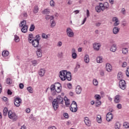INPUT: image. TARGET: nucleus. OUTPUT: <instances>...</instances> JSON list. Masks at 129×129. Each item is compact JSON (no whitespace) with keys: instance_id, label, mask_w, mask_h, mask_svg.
<instances>
[{"instance_id":"f8f14e48","label":"nucleus","mask_w":129,"mask_h":129,"mask_svg":"<svg viewBox=\"0 0 129 129\" xmlns=\"http://www.w3.org/2000/svg\"><path fill=\"white\" fill-rule=\"evenodd\" d=\"M113 118V115H112V113L109 112L107 114L106 120L107 121H111Z\"/></svg>"},{"instance_id":"09e8293b","label":"nucleus","mask_w":129,"mask_h":129,"mask_svg":"<svg viewBox=\"0 0 129 129\" xmlns=\"http://www.w3.org/2000/svg\"><path fill=\"white\" fill-rule=\"evenodd\" d=\"M27 90L30 93H33V88H32V87H27Z\"/></svg>"},{"instance_id":"4468645a","label":"nucleus","mask_w":129,"mask_h":129,"mask_svg":"<svg viewBox=\"0 0 129 129\" xmlns=\"http://www.w3.org/2000/svg\"><path fill=\"white\" fill-rule=\"evenodd\" d=\"M100 47H101L100 43H95L93 44L94 50L95 51H99Z\"/></svg>"},{"instance_id":"c756f323","label":"nucleus","mask_w":129,"mask_h":129,"mask_svg":"<svg viewBox=\"0 0 129 129\" xmlns=\"http://www.w3.org/2000/svg\"><path fill=\"white\" fill-rule=\"evenodd\" d=\"M9 51L7 50H4L2 52V55L4 57H7V56H9Z\"/></svg>"},{"instance_id":"f03ea898","label":"nucleus","mask_w":129,"mask_h":129,"mask_svg":"<svg viewBox=\"0 0 129 129\" xmlns=\"http://www.w3.org/2000/svg\"><path fill=\"white\" fill-rule=\"evenodd\" d=\"M8 116L13 121H17L19 118L18 115L16 113L12 111V110L9 111Z\"/></svg>"},{"instance_id":"5701e85b","label":"nucleus","mask_w":129,"mask_h":129,"mask_svg":"<svg viewBox=\"0 0 129 129\" xmlns=\"http://www.w3.org/2000/svg\"><path fill=\"white\" fill-rule=\"evenodd\" d=\"M123 78V75L122 74V73L119 72L117 75V79H118L120 81L121 80H122Z\"/></svg>"},{"instance_id":"680f3d73","label":"nucleus","mask_w":129,"mask_h":129,"mask_svg":"<svg viewBox=\"0 0 129 129\" xmlns=\"http://www.w3.org/2000/svg\"><path fill=\"white\" fill-rule=\"evenodd\" d=\"M67 86L68 87V88H69V89H71L72 88V84L69 83L68 84Z\"/></svg>"},{"instance_id":"a18cd8bd","label":"nucleus","mask_w":129,"mask_h":129,"mask_svg":"<svg viewBox=\"0 0 129 129\" xmlns=\"http://www.w3.org/2000/svg\"><path fill=\"white\" fill-rule=\"evenodd\" d=\"M123 126L125 127V128H128L129 127V123L127 122H124L123 123Z\"/></svg>"},{"instance_id":"a211bd4d","label":"nucleus","mask_w":129,"mask_h":129,"mask_svg":"<svg viewBox=\"0 0 129 129\" xmlns=\"http://www.w3.org/2000/svg\"><path fill=\"white\" fill-rule=\"evenodd\" d=\"M81 91H82V89L80 86H77L76 88V92L77 94H80L81 93Z\"/></svg>"},{"instance_id":"c03bdc74","label":"nucleus","mask_w":129,"mask_h":129,"mask_svg":"<svg viewBox=\"0 0 129 129\" xmlns=\"http://www.w3.org/2000/svg\"><path fill=\"white\" fill-rule=\"evenodd\" d=\"M122 53L124 54H127L128 50L127 48H125L122 49Z\"/></svg>"},{"instance_id":"338daca9","label":"nucleus","mask_w":129,"mask_h":129,"mask_svg":"<svg viewBox=\"0 0 129 129\" xmlns=\"http://www.w3.org/2000/svg\"><path fill=\"white\" fill-rule=\"evenodd\" d=\"M61 46H62V42L59 41V42L57 43V46H58V47H61Z\"/></svg>"},{"instance_id":"58836bf2","label":"nucleus","mask_w":129,"mask_h":129,"mask_svg":"<svg viewBox=\"0 0 129 129\" xmlns=\"http://www.w3.org/2000/svg\"><path fill=\"white\" fill-rule=\"evenodd\" d=\"M8 111H9L8 108L6 107L4 109L3 115H4V116H6L8 114Z\"/></svg>"},{"instance_id":"4be33fe9","label":"nucleus","mask_w":129,"mask_h":129,"mask_svg":"<svg viewBox=\"0 0 129 129\" xmlns=\"http://www.w3.org/2000/svg\"><path fill=\"white\" fill-rule=\"evenodd\" d=\"M120 102V96L119 95L115 96L114 98V102L115 103H118Z\"/></svg>"},{"instance_id":"c9c22d12","label":"nucleus","mask_w":129,"mask_h":129,"mask_svg":"<svg viewBox=\"0 0 129 129\" xmlns=\"http://www.w3.org/2000/svg\"><path fill=\"white\" fill-rule=\"evenodd\" d=\"M31 63L33 66H36V65H38L39 64V61L37 60H34L31 61Z\"/></svg>"},{"instance_id":"423d86ee","label":"nucleus","mask_w":129,"mask_h":129,"mask_svg":"<svg viewBox=\"0 0 129 129\" xmlns=\"http://www.w3.org/2000/svg\"><path fill=\"white\" fill-rule=\"evenodd\" d=\"M67 34L68 37H70V38L74 37V32H73V30H72L70 28H68L67 29Z\"/></svg>"},{"instance_id":"f704fd0d","label":"nucleus","mask_w":129,"mask_h":129,"mask_svg":"<svg viewBox=\"0 0 129 129\" xmlns=\"http://www.w3.org/2000/svg\"><path fill=\"white\" fill-rule=\"evenodd\" d=\"M34 36H33V34H29L28 36V41L30 43V40H31V41H33L34 40Z\"/></svg>"},{"instance_id":"603ef678","label":"nucleus","mask_w":129,"mask_h":129,"mask_svg":"<svg viewBox=\"0 0 129 129\" xmlns=\"http://www.w3.org/2000/svg\"><path fill=\"white\" fill-rule=\"evenodd\" d=\"M72 58L73 59H76V58H77V54L76 53H73Z\"/></svg>"},{"instance_id":"de8ad7c7","label":"nucleus","mask_w":129,"mask_h":129,"mask_svg":"<svg viewBox=\"0 0 129 129\" xmlns=\"http://www.w3.org/2000/svg\"><path fill=\"white\" fill-rule=\"evenodd\" d=\"M95 98L97 100H100L101 99V97L99 95H96L95 96Z\"/></svg>"},{"instance_id":"6e6d98bb","label":"nucleus","mask_w":129,"mask_h":129,"mask_svg":"<svg viewBox=\"0 0 129 129\" xmlns=\"http://www.w3.org/2000/svg\"><path fill=\"white\" fill-rule=\"evenodd\" d=\"M7 93L8 95H12L13 94V92H12L11 90L8 89L7 91Z\"/></svg>"},{"instance_id":"4d7b16f0","label":"nucleus","mask_w":129,"mask_h":129,"mask_svg":"<svg viewBox=\"0 0 129 129\" xmlns=\"http://www.w3.org/2000/svg\"><path fill=\"white\" fill-rule=\"evenodd\" d=\"M127 65V63H126V62L124 61L122 64V67H123V68L126 67Z\"/></svg>"},{"instance_id":"49530a36","label":"nucleus","mask_w":129,"mask_h":129,"mask_svg":"<svg viewBox=\"0 0 129 129\" xmlns=\"http://www.w3.org/2000/svg\"><path fill=\"white\" fill-rule=\"evenodd\" d=\"M93 83L94 85H95V86H97V85H98V81H97V80L95 79L93 80Z\"/></svg>"},{"instance_id":"8fccbe9b","label":"nucleus","mask_w":129,"mask_h":129,"mask_svg":"<svg viewBox=\"0 0 129 129\" xmlns=\"http://www.w3.org/2000/svg\"><path fill=\"white\" fill-rule=\"evenodd\" d=\"M56 26V23H55V21L54 20H52L51 21V28H54Z\"/></svg>"},{"instance_id":"e2e57ef3","label":"nucleus","mask_w":129,"mask_h":129,"mask_svg":"<svg viewBox=\"0 0 129 129\" xmlns=\"http://www.w3.org/2000/svg\"><path fill=\"white\" fill-rule=\"evenodd\" d=\"M34 40H38V41H40V35H37L35 37V39H34Z\"/></svg>"},{"instance_id":"a19ab883","label":"nucleus","mask_w":129,"mask_h":129,"mask_svg":"<svg viewBox=\"0 0 129 129\" xmlns=\"http://www.w3.org/2000/svg\"><path fill=\"white\" fill-rule=\"evenodd\" d=\"M56 5V4L55 3V2H54V1L51 0L50 2V6L51 7H52V8H54V7H55V5Z\"/></svg>"},{"instance_id":"79ce46f5","label":"nucleus","mask_w":129,"mask_h":129,"mask_svg":"<svg viewBox=\"0 0 129 129\" xmlns=\"http://www.w3.org/2000/svg\"><path fill=\"white\" fill-rule=\"evenodd\" d=\"M14 41H15L16 43H18V42H20V38L19 37V36H18V35H15Z\"/></svg>"},{"instance_id":"72a5a7b5","label":"nucleus","mask_w":129,"mask_h":129,"mask_svg":"<svg viewBox=\"0 0 129 129\" xmlns=\"http://www.w3.org/2000/svg\"><path fill=\"white\" fill-rule=\"evenodd\" d=\"M6 83L7 84H9V85L13 83V81L11 78H8L6 80Z\"/></svg>"},{"instance_id":"1a4fd4ad","label":"nucleus","mask_w":129,"mask_h":129,"mask_svg":"<svg viewBox=\"0 0 129 129\" xmlns=\"http://www.w3.org/2000/svg\"><path fill=\"white\" fill-rule=\"evenodd\" d=\"M95 10L97 13H100V12H103L104 11V9L102 7L101 3H100L99 6L95 7Z\"/></svg>"},{"instance_id":"a878e982","label":"nucleus","mask_w":129,"mask_h":129,"mask_svg":"<svg viewBox=\"0 0 129 129\" xmlns=\"http://www.w3.org/2000/svg\"><path fill=\"white\" fill-rule=\"evenodd\" d=\"M39 74L40 76L43 77L45 75V69H42L39 71Z\"/></svg>"},{"instance_id":"c85d7f7f","label":"nucleus","mask_w":129,"mask_h":129,"mask_svg":"<svg viewBox=\"0 0 129 129\" xmlns=\"http://www.w3.org/2000/svg\"><path fill=\"white\" fill-rule=\"evenodd\" d=\"M118 32H119V28H117V27H114L113 29V34H116L118 33Z\"/></svg>"},{"instance_id":"393cba45","label":"nucleus","mask_w":129,"mask_h":129,"mask_svg":"<svg viewBox=\"0 0 129 129\" xmlns=\"http://www.w3.org/2000/svg\"><path fill=\"white\" fill-rule=\"evenodd\" d=\"M21 31L22 32V33H27V32H28V25H25L22 27V28L21 29Z\"/></svg>"},{"instance_id":"cd10ccee","label":"nucleus","mask_w":129,"mask_h":129,"mask_svg":"<svg viewBox=\"0 0 129 129\" xmlns=\"http://www.w3.org/2000/svg\"><path fill=\"white\" fill-rule=\"evenodd\" d=\"M84 61L85 63H89V55L86 54L84 57Z\"/></svg>"},{"instance_id":"bf43d9fd","label":"nucleus","mask_w":129,"mask_h":129,"mask_svg":"<svg viewBox=\"0 0 129 129\" xmlns=\"http://www.w3.org/2000/svg\"><path fill=\"white\" fill-rule=\"evenodd\" d=\"M90 16V13L89 12V10H87V17L89 18Z\"/></svg>"},{"instance_id":"9b49d317","label":"nucleus","mask_w":129,"mask_h":129,"mask_svg":"<svg viewBox=\"0 0 129 129\" xmlns=\"http://www.w3.org/2000/svg\"><path fill=\"white\" fill-rule=\"evenodd\" d=\"M59 104H60L57 103L56 101V100L54 99V100L52 101V106L54 110H57V109H58V108L59 107Z\"/></svg>"},{"instance_id":"9d476101","label":"nucleus","mask_w":129,"mask_h":129,"mask_svg":"<svg viewBox=\"0 0 129 129\" xmlns=\"http://www.w3.org/2000/svg\"><path fill=\"white\" fill-rule=\"evenodd\" d=\"M54 85L56 88V92L57 93H60L61 91V84H60L59 83H57L55 84Z\"/></svg>"},{"instance_id":"864d4df0","label":"nucleus","mask_w":129,"mask_h":129,"mask_svg":"<svg viewBox=\"0 0 129 129\" xmlns=\"http://www.w3.org/2000/svg\"><path fill=\"white\" fill-rule=\"evenodd\" d=\"M57 57H58V58H62V57H63V52H59L57 54Z\"/></svg>"},{"instance_id":"2eb2a0df","label":"nucleus","mask_w":129,"mask_h":129,"mask_svg":"<svg viewBox=\"0 0 129 129\" xmlns=\"http://www.w3.org/2000/svg\"><path fill=\"white\" fill-rule=\"evenodd\" d=\"M101 6L103 7L104 11L105 10H109V4H108V3L105 2L104 4L101 3Z\"/></svg>"},{"instance_id":"aec40b11","label":"nucleus","mask_w":129,"mask_h":129,"mask_svg":"<svg viewBox=\"0 0 129 129\" xmlns=\"http://www.w3.org/2000/svg\"><path fill=\"white\" fill-rule=\"evenodd\" d=\"M36 54L38 58H41L42 57V49L41 48H38L36 51Z\"/></svg>"},{"instance_id":"4c0bfd02","label":"nucleus","mask_w":129,"mask_h":129,"mask_svg":"<svg viewBox=\"0 0 129 129\" xmlns=\"http://www.w3.org/2000/svg\"><path fill=\"white\" fill-rule=\"evenodd\" d=\"M38 12H39V7L37 6H35L33 10V13L37 14Z\"/></svg>"},{"instance_id":"0e129e2a","label":"nucleus","mask_w":129,"mask_h":129,"mask_svg":"<svg viewBox=\"0 0 129 129\" xmlns=\"http://www.w3.org/2000/svg\"><path fill=\"white\" fill-rule=\"evenodd\" d=\"M121 107H122L121 104H118L117 105V108H118V109H121Z\"/></svg>"},{"instance_id":"2f4dec72","label":"nucleus","mask_w":129,"mask_h":129,"mask_svg":"<svg viewBox=\"0 0 129 129\" xmlns=\"http://www.w3.org/2000/svg\"><path fill=\"white\" fill-rule=\"evenodd\" d=\"M96 60H97V63H102L103 62L102 57L101 56H98L97 57Z\"/></svg>"},{"instance_id":"13d9d810","label":"nucleus","mask_w":129,"mask_h":129,"mask_svg":"<svg viewBox=\"0 0 129 129\" xmlns=\"http://www.w3.org/2000/svg\"><path fill=\"white\" fill-rule=\"evenodd\" d=\"M19 88H20V89H23V88H24V84L23 83H20L19 84Z\"/></svg>"},{"instance_id":"69168bd1","label":"nucleus","mask_w":129,"mask_h":129,"mask_svg":"<svg viewBox=\"0 0 129 129\" xmlns=\"http://www.w3.org/2000/svg\"><path fill=\"white\" fill-rule=\"evenodd\" d=\"M121 13L123 14V15H125V9L124 8L122 9Z\"/></svg>"},{"instance_id":"6e6552de","label":"nucleus","mask_w":129,"mask_h":129,"mask_svg":"<svg viewBox=\"0 0 129 129\" xmlns=\"http://www.w3.org/2000/svg\"><path fill=\"white\" fill-rule=\"evenodd\" d=\"M22 103V99L20 98L17 97L14 100V104L15 106H17V107H19L20 105H21V104Z\"/></svg>"},{"instance_id":"b1692460","label":"nucleus","mask_w":129,"mask_h":129,"mask_svg":"<svg viewBox=\"0 0 129 129\" xmlns=\"http://www.w3.org/2000/svg\"><path fill=\"white\" fill-rule=\"evenodd\" d=\"M96 120L98 123H101L102 122V118H101V115H97L96 117Z\"/></svg>"},{"instance_id":"f257e3e1","label":"nucleus","mask_w":129,"mask_h":129,"mask_svg":"<svg viewBox=\"0 0 129 129\" xmlns=\"http://www.w3.org/2000/svg\"><path fill=\"white\" fill-rule=\"evenodd\" d=\"M59 77L62 81L66 80V79L68 81H71V79H72L71 73L65 70L61 71L59 72Z\"/></svg>"},{"instance_id":"7ed1b4c3","label":"nucleus","mask_w":129,"mask_h":129,"mask_svg":"<svg viewBox=\"0 0 129 129\" xmlns=\"http://www.w3.org/2000/svg\"><path fill=\"white\" fill-rule=\"evenodd\" d=\"M70 110L72 112H76L78 110L77 103L75 101H73L71 105Z\"/></svg>"},{"instance_id":"20e7f679","label":"nucleus","mask_w":129,"mask_h":129,"mask_svg":"<svg viewBox=\"0 0 129 129\" xmlns=\"http://www.w3.org/2000/svg\"><path fill=\"white\" fill-rule=\"evenodd\" d=\"M29 43L30 44H32V46L34 47V48H37L39 47V44L40 43V42L38 39H33L32 40H30Z\"/></svg>"},{"instance_id":"37998d69","label":"nucleus","mask_w":129,"mask_h":129,"mask_svg":"<svg viewBox=\"0 0 129 129\" xmlns=\"http://www.w3.org/2000/svg\"><path fill=\"white\" fill-rule=\"evenodd\" d=\"M34 30H35V25L33 24H32L30 26V28L29 29V31H30V32H33V31H34Z\"/></svg>"},{"instance_id":"5fc2aeb1","label":"nucleus","mask_w":129,"mask_h":129,"mask_svg":"<svg viewBox=\"0 0 129 129\" xmlns=\"http://www.w3.org/2000/svg\"><path fill=\"white\" fill-rule=\"evenodd\" d=\"M63 116L65 118H69V114L68 113H63Z\"/></svg>"},{"instance_id":"774afa93","label":"nucleus","mask_w":129,"mask_h":129,"mask_svg":"<svg viewBox=\"0 0 129 129\" xmlns=\"http://www.w3.org/2000/svg\"><path fill=\"white\" fill-rule=\"evenodd\" d=\"M48 129H56V127L55 126H50L48 127Z\"/></svg>"},{"instance_id":"7c9ffc66","label":"nucleus","mask_w":129,"mask_h":129,"mask_svg":"<svg viewBox=\"0 0 129 129\" xmlns=\"http://www.w3.org/2000/svg\"><path fill=\"white\" fill-rule=\"evenodd\" d=\"M26 24H27L26 21L23 20L19 25V27H21V28H23V27H25V26H27V25H26Z\"/></svg>"},{"instance_id":"473e14b6","label":"nucleus","mask_w":129,"mask_h":129,"mask_svg":"<svg viewBox=\"0 0 129 129\" xmlns=\"http://www.w3.org/2000/svg\"><path fill=\"white\" fill-rule=\"evenodd\" d=\"M42 14L43 15H49L50 14V10L49 9H45L43 12Z\"/></svg>"},{"instance_id":"39448f33","label":"nucleus","mask_w":129,"mask_h":129,"mask_svg":"<svg viewBox=\"0 0 129 129\" xmlns=\"http://www.w3.org/2000/svg\"><path fill=\"white\" fill-rule=\"evenodd\" d=\"M119 87L122 90H124L126 88V84L125 80H121L119 82Z\"/></svg>"},{"instance_id":"6ab92c4d","label":"nucleus","mask_w":129,"mask_h":129,"mask_svg":"<svg viewBox=\"0 0 129 129\" xmlns=\"http://www.w3.org/2000/svg\"><path fill=\"white\" fill-rule=\"evenodd\" d=\"M106 69L108 72H110L112 70V67L110 63H107L106 65Z\"/></svg>"},{"instance_id":"ea45409f","label":"nucleus","mask_w":129,"mask_h":129,"mask_svg":"<svg viewBox=\"0 0 129 129\" xmlns=\"http://www.w3.org/2000/svg\"><path fill=\"white\" fill-rule=\"evenodd\" d=\"M101 105V101L99 100H97L96 102V106L97 107H99Z\"/></svg>"},{"instance_id":"dca6fc26","label":"nucleus","mask_w":129,"mask_h":129,"mask_svg":"<svg viewBox=\"0 0 129 129\" xmlns=\"http://www.w3.org/2000/svg\"><path fill=\"white\" fill-rule=\"evenodd\" d=\"M84 122L87 126H90L91 124V121L89 120V118L87 117H85Z\"/></svg>"},{"instance_id":"412c9836","label":"nucleus","mask_w":129,"mask_h":129,"mask_svg":"<svg viewBox=\"0 0 129 129\" xmlns=\"http://www.w3.org/2000/svg\"><path fill=\"white\" fill-rule=\"evenodd\" d=\"M64 100L65 101L66 106H69V105H70V100H69L67 97H64Z\"/></svg>"},{"instance_id":"052dcab7","label":"nucleus","mask_w":129,"mask_h":129,"mask_svg":"<svg viewBox=\"0 0 129 129\" xmlns=\"http://www.w3.org/2000/svg\"><path fill=\"white\" fill-rule=\"evenodd\" d=\"M126 75L127 77H129V68L127 69L126 71Z\"/></svg>"},{"instance_id":"0eeeda50","label":"nucleus","mask_w":129,"mask_h":129,"mask_svg":"<svg viewBox=\"0 0 129 129\" xmlns=\"http://www.w3.org/2000/svg\"><path fill=\"white\" fill-rule=\"evenodd\" d=\"M54 100H56V102L59 104L64 103V99L60 95L58 96L56 99H54Z\"/></svg>"},{"instance_id":"ddd939ff","label":"nucleus","mask_w":129,"mask_h":129,"mask_svg":"<svg viewBox=\"0 0 129 129\" xmlns=\"http://www.w3.org/2000/svg\"><path fill=\"white\" fill-rule=\"evenodd\" d=\"M50 89H51V92L52 95H56V87L55 85H52L50 87Z\"/></svg>"},{"instance_id":"bb28decb","label":"nucleus","mask_w":129,"mask_h":129,"mask_svg":"<svg viewBox=\"0 0 129 129\" xmlns=\"http://www.w3.org/2000/svg\"><path fill=\"white\" fill-rule=\"evenodd\" d=\"M110 51L112 52H115L116 51V44H113L110 48Z\"/></svg>"},{"instance_id":"3c124183","label":"nucleus","mask_w":129,"mask_h":129,"mask_svg":"<svg viewBox=\"0 0 129 129\" xmlns=\"http://www.w3.org/2000/svg\"><path fill=\"white\" fill-rule=\"evenodd\" d=\"M42 37L43 39H48V38H49L48 35L45 33H43L42 34Z\"/></svg>"},{"instance_id":"e433bc0d","label":"nucleus","mask_w":129,"mask_h":129,"mask_svg":"<svg viewBox=\"0 0 129 129\" xmlns=\"http://www.w3.org/2000/svg\"><path fill=\"white\" fill-rule=\"evenodd\" d=\"M120 123L119 122H116L115 124V129H119L120 128Z\"/></svg>"},{"instance_id":"f3484780","label":"nucleus","mask_w":129,"mask_h":129,"mask_svg":"<svg viewBox=\"0 0 129 129\" xmlns=\"http://www.w3.org/2000/svg\"><path fill=\"white\" fill-rule=\"evenodd\" d=\"M112 22H114V26H118V25H119V21H118V19L116 17H113L112 18Z\"/></svg>"}]
</instances>
